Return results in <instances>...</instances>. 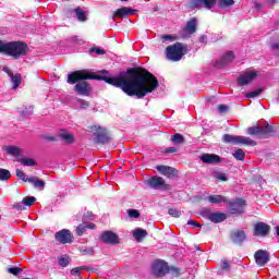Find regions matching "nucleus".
Instances as JSON below:
<instances>
[{
    "label": "nucleus",
    "mask_w": 279,
    "mask_h": 279,
    "mask_svg": "<svg viewBox=\"0 0 279 279\" xmlns=\"http://www.w3.org/2000/svg\"><path fill=\"white\" fill-rule=\"evenodd\" d=\"M109 74L110 72L107 70H100L98 72L92 70H76L68 75V83L70 85L76 84L73 89L80 96L89 97L92 86L85 81H105L110 86L121 88L122 93L129 97L135 96L137 99L145 98L159 86L158 78L142 66L130 68L125 70L122 76H107Z\"/></svg>",
    "instance_id": "nucleus-1"
},
{
    "label": "nucleus",
    "mask_w": 279,
    "mask_h": 279,
    "mask_svg": "<svg viewBox=\"0 0 279 279\" xmlns=\"http://www.w3.org/2000/svg\"><path fill=\"white\" fill-rule=\"evenodd\" d=\"M29 51V47L27 44L22 41H10L3 43L0 40V53L10 56L13 59L17 60L21 57L27 56Z\"/></svg>",
    "instance_id": "nucleus-2"
},
{
    "label": "nucleus",
    "mask_w": 279,
    "mask_h": 279,
    "mask_svg": "<svg viewBox=\"0 0 279 279\" xmlns=\"http://www.w3.org/2000/svg\"><path fill=\"white\" fill-rule=\"evenodd\" d=\"M247 135L254 136L259 140H267L279 136V126H272L270 124L266 125H255L247 128Z\"/></svg>",
    "instance_id": "nucleus-3"
},
{
    "label": "nucleus",
    "mask_w": 279,
    "mask_h": 279,
    "mask_svg": "<svg viewBox=\"0 0 279 279\" xmlns=\"http://www.w3.org/2000/svg\"><path fill=\"white\" fill-rule=\"evenodd\" d=\"M169 274L174 278H178L181 275V269L169 266V263L165 260H157L154 263L153 275L155 278H163Z\"/></svg>",
    "instance_id": "nucleus-4"
},
{
    "label": "nucleus",
    "mask_w": 279,
    "mask_h": 279,
    "mask_svg": "<svg viewBox=\"0 0 279 279\" xmlns=\"http://www.w3.org/2000/svg\"><path fill=\"white\" fill-rule=\"evenodd\" d=\"M220 8H228L234 4V0H218ZM217 0H191L189 2L190 10H196L205 8L206 10H211L215 8Z\"/></svg>",
    "instance_id": "nucleus-5"
},
{
    "label": "nucleus",
    "mask_w": 279,
    "mask_h": 279,
    "mask_svg": "<svg viewBox=\"0 0 279 279\" xmlns=\"http://www.w3.org/2000/svg\"><path fill=\"white\" fill-rule=\"evenodd\" d=\"M185 54H187L186 44L175 43V44L169 45L166 48V59L168 61H173V62L181 61Z\"/></svg>",
    "instance_id": "nucleus-6"
},
{
    "label": "nucleus",
    "mask_w": 279,
    "mask_h": 279,
    "mask_svg": "<svg viewBox=\"0 0 279 279\" xmlns=\"http://www.w3.org/2000/svg\"><path fill=\"white\" fill-rule=\"evenodd\" d=\"M222 142L225 144H231V145H245V146H251L255 147L257 145L255 140H251L245 136H234L231 134L226 133L222 135Z\"/></svg>",
    "instance_id": "nucleus-7"
},
{
    "label": "nucleus",
    "mask_w": 279,
    "mask_h": 279,
    "mask_svg": "<svg viewBox=\"0 0 279 279\" xmlns=\"http://www.w3.org/2000/svg\"><path fill=\"white\" fill-rule=\"evenodd\" d=\"M90 132L94 133L95 144H108L112 141L111 134L106 128L93 125Z\"/></svg>",
    "instance_id": "nucleus-8"
},
{
    "label": "nucleus",
    "mask_w": 279,
    "mask_h": 279,
    "mask_svg": "<svg viewBox=\"0 0 279 279\" xmlns=\"http://www.w3.org/2000/svg\"><path fill=\"white\" fill-rule=\"evenodd\" d=\"M199 215L203 216L206 220H209L214 223H221L227 220V215L221 211H211L209 208H203L199 211Z\"/></svg>",
    "instance_id": "nucleus-9"
},
{
    "label": "nucleus",
    "mask_w": 279,
    "mask_h": 279,
    "mask_svg": "<svg viewBox=\"0 0 279 279\" xmlns=\"http://www.w3.org/2000/svg\"><path fill=\"white\" fill-rule=\"evenodd\" d=\"M101 243L110 246L119 245L121 243L120 236L111 230L104 231L99 235Z\"/></svg>",
    "instance_id": "nucleus-10"
},
{
    "label": "nucleus",
    "mask_w": 279,
    "mask_h": 279,
    "mask_svg": "<svg viewBox=\"0 0 279 279\" xmlns=\"http://www.w3.org/2000/svg\"><path fill=\"white\" fill-rule=\"evenodd\" d=\"M54 240L62 245L72 244L74 242V235L69 229H61L54 233Z\"/></svg>",
    "instance_id": "nucleus-11"
},
{
    "label": "nucleus",
    "mask_w": 279,
    "mask_h": 279,
    "mask_svg": "<svg viewBox=\"0 0 279 279\" xmlns=\"http://www.w3.org/2000/svg\"><path fill=\"white\" fill-rule=\"evenodd\" d=\"M147 185L150 189L170 191L172 187L170 184H167L166 181L160 177H153L147 180Z\"/></svg>",
    "instance_id": "nucleus-12"
},
{
    "label": "nucleus",
    "mask_w": 279,
    "mask_h": 279,
    "mask_svg": "<svg viewBox=\"0 0 279 279\" xmlns=\"http://www.w3.org/2000/svg\"><path fill=\"white\" fill-rule=\"evenodd\" d=\"M271 227L267 222L258 221L253 226L255 236H267L270 233Z\"/></svg>",
    "instance_id": "nucleus-13"
},
{
    "label": "nucleus",
    "mask_w": 279,
    "mask_h": 279,
    "mask_svg": "<svg viewBox=\"0 0 279 279\" xmlns=\"http://www.w3.org/2000/svg\"><path fill=\"white\" fill-rule=\"evenodd\" d=\"M155 169H157L160 174H162L163 177H167L169 180H172L179 177L178 169L171 166H157L155 167Z\"/></svg>",
    "instance_id": "nucleus-14"
},
{
    "label": "nucleus",
    "mask_w": 279,
    "mask_h": 279,
    "mask_svg": "<svg viewBox=\"0 0 279 279\" xmlns=\"http://www.w3.org/2000/svg\"><path fill=\"white\" fill-rule=\"evenodd\" d=\"M234 60V53L232 50L227 51L225 54H222L221 59L219 61H216L214 66L216 69H222L230 64Z\"/></svg>",
    "instance_id": "nucleus-15"
},
{
    "label": "nucleus",
    "mask_w": 279,
    "mask_h": 279,
    "mask_svg": "<svg viewBox=\"0 0 279 279\" xmlns=\"http://www.w3.org/2000/svg\"><path fill=\"white\" fill-rule=\"evenodd\" d=\"M73 13H75V16L80 23H85L86 21H88L86 12H84L81 7H77L76 9H73V10L65 11V16L71 19L73 17Z\"/></svg>",
    "instance_id": "nucleus-16"
},
{
    "label": "nucleus",
    "mask_w": 279,
    "mask_h": 279,
    "mask_svg": "<svg viewBox=\"0 0 279 279\" xmlns=\"http://www.w3.org/2000/svg\"><path fill=\"white\" fill-rule=\"evenodd\" d=\"M245 201L243 199H236L234 202L229 203L230 214L232 215H242L243 210L245 208Z\"/></svg>",
    "instance_id": "nucleus-17"
},
{
    "label": "nucleus",
    "mask_w": 279,
    "mask_h": 279,
    "mask_svg": "<svg viewBox=\"0 0 279 279\" xmlns=\"http://www.w3.org/2000/svg\"><path fill=\"white\" fill-rule=\"evenodd\" d=\"M3 72H5L7 75L11 78V83L13 85V89L16 90L19 86L22 84V75L21 73L14 74L12 70H10L8 66L2 69Z\"/></svg>",
    "instance_id": "nucleus-18"
},
{
    "label": "nucleus",
    "mask_w": 279,
    "mask_h": 279,
    "mask_svg": "<svg viewBox=\"0 0 279 279\" xmlns=\"http://www.w3.org/2000/svg\"><path fill=\"white\" fill-rule=\"evenodd\" d=\"M257 77L256 71H248L245 72L244 75L238 77V85L240 86H247L250 83H252Z\"/></svg>",
    "instance_id": "nucleus-19"
},
{
    "label": "nucleus",
    "mask_w": 279,
    "mask_h": 279,
    "mask_svg": "<svg viewBox=\"0 0 279 279\" xmlns=\"http://www.w3.org/2000/svg\"><path fill=\"white\" fill-rule=\"evenodd\" d=\"M199 160L207 165L222 162V158L220 155L209 154V153H205V154L201 155Z\"/></svg>",
    "instance_id": "nucleus-20"
},
{
    "label": "nucleus",
    "mask_w": 279,
    "mask_h": 279,
    "mask_svg": "<svg viewBox=\"0 0 279 279\" xmlns=\"http://www.w3.org/2000/svg\"><path fill=\"white\" fill-rule=\"evenodd\" d=\"M254 257L258 266H266L269 263V253L267 251L258 250Z\"/></svg>",
    "instance_id": "nucleus-21"
},
{
    "label": "nucleus",
    "mask_w": 279,
    "mask_h": 279,
    "mask_svg": "<svg viewBox=\"0 0 279 279\" xmlns=\"http://www.w3.org/2000/svg\"><path fill=\"white\" fill-rule=\"evenodd\" d=\"M96 229V223L94 222H81L76 227V234L77 236H82L87 230H95Z\"/></svg>",
    "instance_id": "nucleus-22"
},
{
    "label": "nucleus",
    "mask_w": 279,
    "mask_h": 279,
    "mask_svg": "<svg viewBox=\"0 0 279 279\" xmlns=\"http://www.w3.org/2000/svg\"><path fill=\"white\" fill-rule=\"evenodd\" d=\"M135 12L136 11L131 9V8L122 7V8L118 9L113 12V16H116L118 19H123V17L129 16V15H134Z\"/></svg>",
    "instance_id": "nucleus-23"
},
{
    "label": "nucleus",
    "mask_w": 279,
    "mask_h": 279,
    "mask_svg": "<svg viewBox=\"0 0 279 279\" xmlns=\"http://www.w3.org/2000/svg\"><path fill=\"white\" fill-rule=\"evenodd\" d=\"M230 238H232L234 244H240L246 240V233L243 230H235L230 233Z\"/></svg>",
    "instance_id": "nucleus-24"
},
{
    "label": "nucleus",
    "mask_w": 279,
    "mask_h": 279,
    "mask_svg": "<svg viewBox=\"0 0 279 279\" xmlns=\"http://www.w3.org/2000/svg\"><path fill=\"white\" fill-rule=\"evenodd\" d=\"M59 138L63 140L65 144L71 145L75 143V137L73 133H69L65 130H62L61 133H59Z\"/></svg>",
    "instance_id": "nucleus-25"
},
{
    "label": "nucleus",
    "mask_w": 279,
    "mask_h": 279,
    "mask_svg": "<svg viewBox=\"0 0 279 279\" xmlns=\"http://www.w3.org/2000/svg\"><path fill=\"white\" fill-rule=\"evenodd\" d=\"M148 232L146 229H135L133 230V238L141 243L145 238H147Z\"/></svg>",
    "instance_id": "nucleus-26"
},
{
    "label": "nucleus",
    "mask_w": 279,
    "mask_h": 279,
    "mask_svg": "<svg viewBox=\"0 0 279 279\" xmlns=\"http://www.w3.org/2000/svg\"><path fill=\"white\" fill-rule=\"evenodd\" d=\"M83 270L95 272V269H94V268H90V267H88V266H82V267L72 268V269L70 270V274H71V276H73V277H81V272H82Z\"/></svg>",
    "instance_id": "nucleus-27"
},
{
    "label": "nucleus",
    "mask_w": 279,
    "mask_h": 279,
    "mask_svg": "<svg viewBox=\"0 0 279 279\" xmlns=\"http://www.w3.org/2000/svg\"><path fill=\"white\" fill-rule=\"evenodd\" d=\"M5 154L10 156L21 157L22 149L19 146H7Z\"/></svg>",
    "instance_id": "nucleus-28"
},
{
    "label": "nucleus",
    "mask_w": 279,
    "mask_h": 279,
    "mask_svg": "<svg viewBox=\"0 0 279 279\" xmlns=\"http://www.w3.org/2000/svg\"><path fill=\"white\" fill-rule=\"evenodd\" d=\"M26 182L33 184L34 189H44L46 184L44 180H40L37 177H31Z\"/></svg>",
    "instance_id": "nucleus-29"
},
{
    "label": "nucleus",
    "mask_w": 279,
    "mask_h": 279,
    "mask_svg": "<svg viewBox=\"0 0 279 279\" xmlns=\"http://www.w3.org/2000/svg\"><path fill=\"white\" fill-rule=\"evenodd\" d=\"M196 26H197V20H196V17H192V19L187 22V24L185 25V29L187 31V33H189L190 35H193V34H195V32H196Z\"/></svg>",
    "instance_id": "nucleus-30"
},
{
    "label": "nucleus",
    "mask_w": 279,
    "mask_h": 279,
    "mask_svg": "<svg viewBox=\"0 0 279 279\" xmlns=\"http://www.w3.org/2000/svg\"><path fill=\"white\" fill-rule=\"evenodd\" d=\"M70 263H71V258H70L69 255H61V256L58 257V265L62 269L68 267L70 265Z\"/></svg>",
    "instance_id": "nucleus-31"
},
{
    "label": "nucleus",
    "mask_w": 279,
    "mask_h": 279,
    "mask_svg": "<svg viewBox=\"0 0 279 279\" xmlns=\"http://www.w3.org/2000/svg\"><path fill=\"white\" fill-rule=\"evenodd\" d=\"M170 141L174 144V145H181V144H185V138L181 133H174L172 135V137L170 138Z\"/></svg>",
    "instance_id": "nucleus-32"
},
{
    "label": "nucleus",
    "mask_w": 279,
    "mask_h": 279,
    "mask_svg": "<svg viewBox=\"0 0 279 279\" xmlns=\"http://www.w3.org/2000/svg\"><path fill=\"white\" fill-rule=\"evenodd\" d=\"M207 202L211 204H220L222 202H226V197L223 195H210L207 197Z\"/></svg>",
    "instance_id": "nucleus-33"
},
{
    "label": "nucleus",
    "mask_w": 279,
    "mask_h": 279,
    "mask_svg": "<svg viewBox=\"0 0 279 279\" xmlns=\"http://www.w3.org/2000/svg\"><path fill=\"white\" fill-rule=\"evenodd\" d=\"M37 202V198L34 196H26L23 198L22 204L24 205V207L31 208L33 206L34 203Z\"/></svg>",
    "instance_id": "nucleus-34"
},
{
    "label": "nucleus",
    "mask_w": 279,
    "mask_h": 279,
    "mask_svg": "<svg viewBox=\"0 0 279 279\" xmlns=\"http://www.w3.org/2000/svg\"><path fill=\"white\" fill-rule=\"evenodd\" d=\"M19 162L25 167H35L37 166L36 160L32 159V158H23V159H19Z\"/></svg>",
    "instance_id": "nucleus-35"
},
{
    "label": "nucleus",
    "mask_w": 279,
    "mask_h": 279,
    "mask_svg": "<svg viewBox=\"0 0 279 279\" xmlns=\"http://www.w3.org/2000/svg\"><path fill=\"white\" fill-rule=\"evenodd\" d=\"M12 178V173L9 170L0 168V181H9Z\"/></svg>",
    "instance_id": "nucleus-36"
},
{
    "label": "nucleus",
    "mask_w": 279,
    "mask_h": 279,
    "mask_svg": "<svg viewBox=\"0 0 279 279\" xmlns=\"http://www.w3.org/2000/svg\"><path fill=\"white\" fill-rule=\"evenodd\" d=\"M233 157L235 158V160L238 161H244L245 160V151H243V149L238 148L234 153H233Z\"/></svg>",
    "instance_id": "nucleus-37"
},
{
    "label": "nucleus",
    "mask_w": 279,
    "mask_h": 279,
    "mask_svg": "<svg viewBox=\"0 0 279 279\" xmlns=\"http://www.w3.org/2000/svg\"><path fill=\"white\" fill-rule=\"evenodd\" d=\"M264 90H265L264 88H258L256 90L250 92V93L245 94V98L254 99L257 96H259L262 93H264Z\"/></svg>",
    "instance_id": "nucleus-38"
},
{
    "label": "nucleus",
    "mask_w": 279,
    "mask_h": 279,
    "mask_svg": "<svg viewBox=\"0 0 279 279\" xmlns=\"http://www.w3.org/2000/svg\"><path fill=\"white\" fill-rule=\"evenodd\" d=\"M214 178L218 182H228V178L225 172H214Z\"/></svg>",
    "instance_id": "nucleus-39"
},
{
    "label": "nucleus",
    "mask_w": 279,
    "mask_h": 279,
    "mask_svg": "<svg viewBox=\"0 0 279 279\" xmlns=\"http://www.w3.org/2000/svg\"><path fill=\"white\" fill-rule=\"evenodd\" d=\"M15 174L23 182H27L29 180V178H27V175L21 169H16Z\"/></svg>",
    "instance_id": "nucleus-40"
},
{
    "label": "nucleus",
    "mask_w": 279,
    "mask_h": 279,
    "mask_svg": "<svg viewBox=\"0 0 279 279\" xmlns=\"http://www.w3.org/2000/svg\"><path fill=\"white\" fill-rule=\"evenodd\" d=\"M168 215L172 216L175 219H179L181 217V210L175 208L168 209Z\"/></svg>",
    "instance_id": "nucleus-41"
},
{
    "label": "nucleus",
    "mask_w": 279,
    "mask_h": 279,
    "mask_svg": "<svg viewBox=\"0 0 279 279\" xmlns=\"http://www.w3.org/2000/svg\"><path fill=\"white\" fill-rule=\"evenodd\" d=\"M23 271L22 268H19V267H12V268H7V272L17 277L19 274H21Z\"/></svg>",
    "instance_id": "nucleus-42"
},
{
    "label": "nucleus",
    "mask_w": 279,
    "mask_h": 279,
    "mask_svg": "<svg viewBox=\"0 0 279 279\" xmlns=\"http://www.w3.org/2000/svg\"><path fill=\"white\" fill-rule=\"evenodd\" d=\"M128 214L129 217L133 219H137L138 217H141V213L137 209H129Z\"/></svg>",
    "instance_id": "nucleus-43"
},
{
    "label": "nucleus",
    "mask_w": 279,
    "mask_h": 279,
    "mask_svg": "<svg viewBox=\"0 0 279 279\" xmlns=\"http://www.w3.org/2000/svg\"><path fill=\"white\" fill-rule=\"evenodd\" d=\"M76 101L81 106L80 109H87L90 106L89 101H85L84 99H77Z\"/></svg>",
    "instance_id": "nucleus-44"
},
{
    "label": "nucleus",
    "mask_w": 279,
    "mask_h": 279,
    "mask_svg": "<svg viewBox=\"0 0 279 279\" xmlns=\"http://www.w3.org/2000/svg\"><path fill=\"white\" fill-rule=\"evenodd\" d=\"M221 269L226 271H230L231 265L227 259L221 260Z\"/></svg>",
    "instance_id": "nucleus-45"
},
{
    "label": "nucleus",
    "mask_w": 279,
    "mask_h": 279,
    "mask_svg": "<svg viewBox=\"0 0 279 279\" xmlns=\"http://www.w3.org/2000/svg\"><path fill=\"white\" fill-rule=\"evenodd\" d=\"M94 52L99 56L106 54V50L98 48V47H94L90 49V53H94Z\"/></svg>",
    "instance_id": "nucleus-46"
},
{
    "label": "nucleus",
    "mask_w": 279,
    "mask_h": 279,
    "mask_svg": "<svg viewBox=\"0 0 279 279\" xmlns=\"http://www.w3.org/2000/svg\"><path fill=\"white\" fill-rule=\"evenodd\" d=\"M25 205L23 203H13L12 208L17 210H24Z\"/></svg>",
    "instance_id": "nucleus-47"
},
{
    "label": "nucleus",
    "mask_w": 279,
    "mask_h": 279,
    "mask_svg": "<svg viewBox=\"0 0 279 279\" xmlns=\"http://www.w3.org/2000/svg\"><path fill=\"white\" fill-rule=\"evenodd\" d=\"M43 138L50 143L58 142V138L52 135H44Z\"/></svg>",
    "instance_id": "nucleus-48"
},
{
    "label": "nucleus",
    "mask_w": 279,
    "mask_h": 279,
    "mask_svg": "<svg viewBox=\"0 0 279 279\" xmlns=\"http://www.w3.org/2000/svg\"><path fill=\"white\" fill-rule=\"evenodd\" d=\"M187 225L192 226L194 228H202V225L199 222L194 221V220H189Z\"/></svg>",
    "instance_id": "nucleus-49"
},
{
    "label": "nucleus",
    "mask_w": 279,
    "mask_h": 279,
    "mask_svg": "<svg viewBox=\"0 0 279 279\" xmlns=\"http://www.w3.org/2000/svg\"><path fill=\"white\" fill-rule=\"evenodd\" d=\"M161 39L163 41H172L173 40V36L172 35H162Z\"/></svg>",
    "instance_id": "nucleus-50"
},
{
    "label": "nucleus",
    "mask_w": 279,
    "mask_h": 279,
    "mask_svg": "<svg viewBox=\"0 0 279 279\" xmlns=\"http://www.w3.org/2000/svg\"><path fill=\"white\" fill-rule=\"evenodd\" d=\"M218 110L220 113H226L228 110V107L226 105H219Z\"/></svg>",
    "instance_id": "nucleus-51"
},
{
    "label": "nucleus",
    "mask_w": 279,
    "mask_h": 279,
    "mask_svg": "<svg viewBox=\"0 0 279 279\" xmlns=\"http://www.w3.org/2000/svg\"><path fill=\"white\" fill-rule=\"evenodd\" d=\"M166 153H167V154H174V153H178V148H175V147H167V148H166Z\"/></svg>",
    "instance_id": "nucleus-52"
},
{
    "label": "nucleus",
    "mask_w": 279,
    "mask_h": 279,
    "mask_svg": "<svg viewBox=\"0 0 279 279\" xmlns=\"http://www.w3.org/2000/svg\"><path fill=\"white\" fill-rule=\"evenodd\" d=\"M270 49L272 50H279V44H271Z\"/></svg>",
    "instance_id": "nucleus-53"
},
{
    "label": "nucleus",
    "mask_w": 279,
    "mask_h": 279,
    "mask_svg": "<svg viewBox=\"0 0 279 279\" xmlns=\"http://www.w3.org/2000/svg\"><path fill=\"white\" fill-rule=\"evenodd\" d=\"M205 39H207V37H205V36L199 37V43H205Z\"/></svg>",
    "instance_id": "nucleus-54"
},
{
    "label": "nucleus",
    "mask_w": 279,
    "mask_h": 279,
    "mask_svg": "<svg viewBox=\"0 0 279 279\" xmlns=\"http://www.w3.org/2000/svg\"><path fill=\"white\" fill-rule=\"evenodd\" d=\"M83 253H84V255H89V254H92L89 251H87V250H83L82 251Z\"/></svg>",
    "instance_id": "nucleus-55"
},
{
    "label": "nucleus",
    "mask_w": 279,
    "mask_h": 279,
    "mask_svg": "<svg viewBox=\"0 0 279 279\" xmlns=\"http://www.w3.org/2000/svg\"><path fill=\"white\" fill-rule=\"evenodd\" d=\"M276 229H277V235L279 236V227H277Z\"/></svg>",
    "instance_id": "nucleus-56"
},
{
    "label": "nucleus",
    "mask_w": 279,
    "mask_h": 279,
    "mask_svg": "<svg viewBox=\"0 0 279 279\" xmlns=\"http://www.w3.org/2000/svg\"><path fill=\"white\" fill-rule=\"evenodd\" d=\"M256 9L259 10V9H260V5H259V4H256Z\"/></svg>",
    "instance_id": "nucleus-57"
},
{
    "label": "nucleus",
    "mask_w": 279,
    "mask_h": 279,
    "mask_svg": "<svg viewBox=\"0 0 279 279\" xmlns=\"http://www.w3.org/2000/svg\"><path fill=\"white\" fill-rule=\"evenodd\" d=\"M121 2H128L129 0H120Z\"/></svg>",
    "instance_id": "nucleus-58"
},
{
    "label": "nucleus",
    "mask_w": 279,
    "mask_h": 279,
    "mask_svg": "<svg viewBox=\"0 0 279 279\" xmlns=\"http://www.w3.org/2000/svg\"><path fill=\"white\" fill-rule=\"evenodd\" d=\"M24 279H29V278H24Z\"/></svg>",
    "instance_id": "nucleus-59"
}]
</instances>
